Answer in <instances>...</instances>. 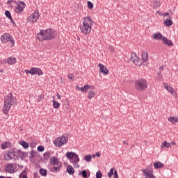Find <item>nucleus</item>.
Returning a JSON list of instances; mask_svg holds the SVG:
<instances>
[{
    "label": "nucleus",
    "instance_id": "obj_60",
    "mask_svg": "<svg viewBox=\"0 0 178 178\" xmlns=\"http://www.w3.org/2000/svg\"><path fill=\"white\" fill-rule=\"evenodd\" d=\"M156 3H157L156 5V8H159V6H161V3L158 2V1H156Z\"/></svg>",
    "mask_w": 178,
    "mask_h": 178
},
{
    "label": "nucleus",
    "instance_id": "obj_54",
    "mask_svg": "<svg viewBox=\"0 0 178 178\" xmlns=\"http://www.w3.org/2000/svg\"><path fill=\"white\" fill-rule=\"evenodd\" d=\"M109 49L111 52H115V47L113 46H110Z\"/></svg>",
    "mask_w": 178,
    "mask_h": 178
},
{
    "label": "nucleus",
    "instance_id": "obj_38",
    "mask_svg": "<svg viewBox=\"0 0 178 178\" xmlns=\"http://www.w3.org/2000/svg\"><path fill=\"white\" fill-rule=\"evenodd\" d=\"M21 155H22V150L18 149V150L15 151V156L14 157L21 159V156H22Z\"/></svg>",
    "mask_w": 178,
    "mask_h": 178
},
{
    "label": "nucleus",
    "instance_id": "obj_15",
    "mask_svg": "<svg viewBox=\"0 0 178 178\" xmlns=\"http://www.w3.org/2000/svg\"><path fill=\"white\" fill-rule=\"evenodd\" d=\"M142 172L145 178H155V175H152V172L149 170H143Z\"/></svg>",
    "mask_w": 178,
    "mask_h": 178
},
{
    "label": "nucleus",
    "instance_id": "obj_52",
    "mask_svg": "<svg viewBox=\"0 0 178 178\" xmlns=\"http://www.w3.org/2000/svg\"><path fill=\"white\" fill-rule=\"evenodd\" d=\"M67 77H68V79L73 80V78L74 77V76L73 75V74H69Z\"/></svg>",
    "mask_w": 178,
    "mask_h": 178
},
{
    "label": "nucleus",
    "instance_id": "obj_25",
    "mask_svg": "<svg viewBox=\"0 0 178 178\" xmlns=\"http://www.w3.org/2000/svg\"><path fill=\"white\" fill-rule=\"evenodd\" d=\"M142 60H143V62L148 61V52L142 51Z\"/></svg>",
    "mask_w": 178,
    "mask_h": 178
},
{
    "label": "nucleus",
    "instance_id": "obj_20",
    "mask_svg": "<svg viewBox=\"0 0 178 178\" xmlns=\"http://www.w3.org/2000/svg\"><path fill=\"white\" fill-rule=\"evenodd\" d=\"M54 144L55 147H62L63 145V143H62V140H60V138H57L54 142Z\"/></svg>",
    "mask_w": 178,
    "mask_h": 178
},
{
    "label": "nucleus",
    "instance_id": "obj_5",
    "mask_svg": "<svg viewBox=\"0 0 178 178\" xmlns=\"http://www.w3.org/2000/svg\"><path fill=\"white\" fill-rule=\"evenodd\" d=\"M1 41L2 44H6V42H10V45L11 48L15 47V39L13 36L10 35V34L6 33L1 36Z\"/></svg>",
    "mask_w": 178,
    "mask_h": 178
},
{
    "label": "nucleus",
    "instance_id": "obj_1",
    "mask_svg": "<svg viewBox=\"0 0 178 178\" xmlns=\"http://www.w3.org/2000/svg\"><path fill=\"white\" fill-rule=\"evenodd\" d=\"M56 38V31L51 28L45 30H40V33L37 34V39L40 41H51Z\"/></svg>",
    "mask_w": 178,
    "mask_h": 178
},
{
    "label": "nucleus",
    "instance_id": "obj_10",
    "mask_svg": "<svg viewBox=\"0 0 178 178\" xmlns=\"http://www.w3.org/2000/svg\"><path fill=\"white\" fill-rule=\"evenodd\" d=\"M24 8H26V3L24 1H19L15 8V10L18 15H20L24 10Z\"/></svg>",
    "mask_w": 178,
    "mask_h": 178
},
{
    "label": "nucleus",
    "instance_id": "obj_56",
    "mask_svg": "<svg viewBox=\"0 0 178 178\" xmlns=\"http://www.w3.org/2000/svg\"><path fill=\"white\" fill-rule=\"evenodd\" d=\"M70 159L72 163H73V161H76V158L74 156H72L71 159Z\"/></svg>",
    "mask_w": 178,
    "mask_h": 178
},
{
    "label": "nucleus",
    "instance_id": "obj_50",
    "mask_svg": "<svg viewBox=\"0 0 178 178\" xmlns=\"http://www.w3.org/2000/svg\"><path fill=\"white\" fill-rule=\"evenodd\" d=\"M53 169H54V171L56 172L60 171V169L59 168V167H54V168H53Z\"/></svg>",
    "mask_w": 178,
    "mask_h": 178
},
{
    "label": "nucleus",
    "instance_id": "obj_31",
    "mask_svg": "<svg viewBox=\"0 0 178 178\" xmlns=\"http://www.w3.org/2000/svg\"><path fill=\"white\" fill-rule=\"evenodd\" d=\"M82 20H83V22H88V23L90 25L92 26V19H91V17L90 16H87V17H84Z\"/></svg>",
    "mask_w": 178,
    "mask_h": 178
},
{
    "label": "nucleus",
    "instance_id": "obj_62",
    "mask_svg": "<svg viewBox=\"0 0 178 178\" xmlns=\"http://www.w3.org/2000/svg\"><path fill=\"white\" fill-rule=\"evenodd\" d=\"M170 144H171V146L172 145H176V142L172 141L171 143H170Z\"/></svg>",
    "mask_w": 178,
    "mask_h": 178
},
{
    "label": "nucleus",
    "instance_id": "obj_16",
    "mask_svg": "<svg viewBox=\"0 0 178 178\" xmlns=\"http://www.w3.org/2000/svg\"><path fill=\"white\" fill-rule=\"evenodd\" d=\"M163 42L164 45H167L168 47H173V42L172 40L168 39V38L164 37L163 38Z\"/></svg>",
    "mask_w": 178,
    "mask_h": 178
},
{
    "label": "nucleus",
    "instance_id": "obj_36",
    "mask_svg": "<svg viewBox=\"0 0 178 178\" xmlns=\"http://www.w3.org/2000/svg\"><path fill=\"white\" fill-rule=\"evenodd\" d=\"M40 174L41 176L45 177L47 176V170L44 168H40L39 170Z\"/></svg>",
    "mask_w": 178,
    "mask_h": 178
},
{
    "label": "nucleus",
    "instance_id": "obj_64",
    "mask_svg": "<svg viewBox=\"0 0 178 178\" xmlns=\"http://www.w3.org/2000/svg\"><path fill=\"white\" fill-rule=\"evenodd\" d=\"M19 178H28L27 175H22Z\"/></svg>",
    "mask_w": 178,
    "mask_h": 178
},
{
    "label": "nucleus",
    "instance_id": "obj_12",
    "mask_svg": "<svg viewBox=\"0 0 178 178\" xmlns=\"http://www.w3.org/2000/svg\"><path fill=\"white\" fill-rule=\"evenodd\" d=\"M98 67H99V73H102V74H104V76H106L108 74L109 70H108V68L105 67V65H104L102 63H99L98 65Z\"/></svg>",
    "mask_w": 178,
    "mask_h": 178
},
{
    "label": "nucleus",
    "instance_id": "obj_37",
    "mask_svg": "<svg viewBox=\"0 0 178 178\" xmlns=\"http://www.w3.org/2000/svg\"><path fill=\"white\" fill-rule=\"evenodd\" d=\"M84 159L86 162H91V159H92V156L91 154H88L84 156Z\"/></svg>",
    "mask_w": 178,
    "mask_h": 178
},
{
    "label": "nucleus",
    "instance_id": "obj_32",
    "mask_svg": "<svg viewBox=\"0 0 178 178\" xmlns=\"http://www.w3.org/2000/svg\"><path fill=\"white\" fill-rule=\"evenodd\" d=\"M4 159L6 161H12L13 158L8 150H6V154H4Z\"/></svg>",
    "mask_w": 178,
    "mask_h": 178
},
{
    "label": "nucleus",
    "instance_id": "obj_41",
    "mask_svg": "<svg viewBox=\"0 0 178 178\" xmlns=\"http://www.w3.org/2000/svg\"><path fill=\"white\" fill-rule=\"evenodd\" d=\"M87 5H88V9H93V8H94V4L92 3V2L88 1L87 2Z\"/></svg>",
    "mask_w": 178,
    "mask_h": 178
},
{
    "label": "nucleus",
    "instance_id": "obj_51",
    "mask_svg": "<svg viewBox=\"0 0 178 178\" xmlns=\"http://www.w3.org/2000/svg\"><path fill=\"white\" fill-rule=\"evenodd\" d=\"M161 70H163V67H159V71L158 72V76H161V74L162 73Z\"/></svg>",
    "mask_w": 178,
    "mask_h": 178
},
{
    "label": "nucleus",
    "instance_id": "obj_14",
    "mask_svg": "<svg viewBox=\"0 0 178 178\" xmlns=\"http://www.w3.org/2000/svg\"><path fill=\"white\" fill-rule=\"evenodd\" d=\"M15 163H8L6 165V172L7 173H15Z\"/></svg>",
    "mask_w": 178,
    "mask_h": 178
},
{
    "label": "nucleus",
    "instance_id": "obj_46",
    "mask_svg": "<svg viewBox=\"0 0 178 178\" xmlns=\"http://www.w3.org/2000/svg\"><path fill=\"white\" fill-rule=\"evenodd\" d=\"M8 152L10 153V155H12L15 157L16 154V151H15V149L8 150Z\"/></svg>",
    "mask_w": 178,
    "mask_h": 178
},
{
    "label": "nucleus",
    "instance_id": "obj_59",
    "mask_svg": "<svg viewBox=\"0 0 178 178\" xmlns=\"http://www.w3.org/2000/svg\"><path fill=\"white\" fill-rule=\"evenodd\" d=\"M95 155L96 156H97V158H99V156H101V154L99 153V152H96Z\"/></svg>",
    "mask_w": 178,
    "mask_h": 178
},
{
    "label": "nucleus",
    "instance_id": "obj_2",
    "mask_svg": "<svg viewBox=\"0 0 178 178\" xmlns=\"http://www.w3.org/2000/svg\"><path fill=\"white\" fill-rule=\"evenodd\" d=\"M15 105V97H13V94L10 92L9 95L4 97V105L3 106V113L5 115H8L9 113V111H10V108Z\"/></svg>",
    "mask_w": 178,
    "mask_h": 178
},
{
    "label": "nucleus",
    "instance_id": "obj_58",
    "mask_svg": "<svg viewBox=\"0 0 178 178\" xmlns=\"http://www.w3.org/2000/svg\"><path fill=\"white\" fill-rule=\"evenodd\" d=\"M12 2H15V1H14V0H8V1H7V4H8V5H10V3H11Z\"/></svg>",
    "mask_w": 178,
    "mask_h": 178
},
{
    "label": "nucleus",
    "instance_id": "obj_9",
    "mask_svg": "<svg viewBox=\"0 0 178 178\" xmlns=\"http://www.w3.org/2000/svg\"><path fill=\"white\" fill-rule=\"evenodd\" d=\"M39 13L40 12L38 11V10H35V12L29 16V22H31L32 23H35V22H37L38 19H40Z\"/></svg>",
    "mask_w": 178,
    "mask_h": 178
},
{
    "label": "nucleus",
    "instance_id": "obj_6",
    "mask_svg": "<svg viewBox=\"0 0 178 178\" xmlns=\"http://www.w3.org/2000/svg\"><path fill=\"white\" fill-rule=\"evenodd\" d=\"M92 27V25L90 24L88 22L83 21V25L80 26V29L83 34L87 35L91 33Z\"/></svg>",
    "mask_w": 178,
    "mask_h": 178
},
{
    "label": "nucleus",
    "instance_id": "obj_28",
    "mask_svg": "<svg viewBox=\"0 0 178 178\" xmlns=\"http://www.w3.org/2000/svg\"><path fill=\"white\" fill-rule=\"evenodd\" d=\"M170 147H171V143H168L166 140L163 142L161 143V149H163V148H170Z\"/></svg>",
    "mask_w": 178,
    "mask_h": 178
},
{
    "label": "nucleus",
    "instance_id": "obj_34",
    "mask_svg": "<svg viewBox=\"0 0 178 178\" xmlns=\"http://www.w3.org/2000/svg\"><path fill=\"white\" fill-rule=\"evenodd\" d=\"M115 170H116V169H115V168H111L110 169V171L107 174L108 177L112 178V177L113 176V175L115 173Z\"/></svg>",
    "mask_w": 178,
    "mask_h": 178
},
{
    "label": "nucleus",
    "instance_id": "obj_61",
    "mask_svg": "<svg viewBox=\"0 0 178 178\" xmlns=\"http://www.w3.org/2000/svg\"><path fill=\"white\" fill-rule=\"evenodd\" d=\"M162 16H169V13H165L162 14Z\"/></svg>",
    "mask_w": 178,
    "mask_h": 178
},
{
    "label": "nucleus",
    "instance_id": "obj_27",
    "mask_svg": "<svg viewBox=\"0 0 178 178\" xmlns=\"http://www.w3.org/2000/svg\"><path fill=\"white\" fill-rule=\"evenodd\" d=\"M164 26H166L167 27H170L173 24V21L170 19H166L163 21Z\"/></svg>",
    "mask_w": 178,
    "mask_h": 178
},
{
    "label": "nucleus",
    "instance_id": "obj_48",
    "mask_svg": "<svg viewBox=\"0 0 178 178\" xmlns=\"http://www.w3.org/2000/svg\"><path fill=\"white\" fill-rule=\"evenodd\" d=\"M30 154H31V158H34V155H35V154H37V152L34 150H31Z\"/></svg>",
    "mask_w": 178,
    "mask_h": 178
},
{
    "label": "nucleus",
    "instance_id": "obj_33",
    "mask_svg": "<svg viewBox=\"0 0 178 178\" xmlns=\"http://www.w3.org/2000/svg\"><path fill=\"white\" fill-rule=\"evenodd\" d=\"M53 108H54V109H59V108L60 107V103L56 102V100H53Z\"/></svg>",
    "mask_w": 178,
    "mask_h": 178
},
{
    "label": "nucleus",
    "instance_id": "obj_53",
    "mask_svg": "<svg viewBox=\"0 0 178 178\" xmlns=\"http://www.w3.org/2000/svg\"><path fill=\"white\" fill-rule=\"evenodd\" d=\"M10 20L13 24V26H15L16 27V22H15V21L13 20V18H10Z\"/></svg>",
    "mask_w": 178,
    "mask_h": 178
},
{
    "label": "nucleus",
    "instance_id": "obj_30",
    "mask_svg": "<svg viewBox=\"0 0 178 178\" xmlns=\"http://www.w3.org/2000/svg\"><path fill=\"white\" fill-rule=\"evenodd\" d=\"M95 97V91L90 90L88 92V99H92V98Z\"/></svg>",
    "mask_w": 178,
    "mask_h": 178
},
{
    "label": "nucleus",
    "instance_id": "obj_29",
    "mask_svg": "<svg viewBox=\"0 0 178 178\" xmlns=\"http://www.w3.org/2000/svg\"><path fill=\"white\" fill-rule=\"evenodd\" d=\"M67 172L68 173V175H74V168H73V167L70 165H67Z\"/></svg>",
    "mask_w": 178,
    "mask_h": 178
},
{
    "label": "nucleus",
    "instance_id": "obj_21",
    "mask_svg": "<svg viewBox=\"0 0 178 178\" xmlns=\"http://www.w3.org/2000/svg\"><path fill=\"white\" fill-rule=\"evenodd\" d=\"M167 91H168V92H170L171 95H173L175 98H177V92L175 91V89L172 86H170L169 88L167 89Z\"/></svg>",
    "mask_w": 178,
    "mask_h": 178
},
{
    "label": "nucleus",
    "instance_id": "obj_13",
    "mask_svg": "<svg viewBox=\"0 0 178 178\" xmlns=\"http://www.w3.org/2000/svg\"><path fill=\"white\" fill-rule=\"evenodd\" d=\"M3 62L5 63H8V65H15V63H16V62H17V58H16V57L10 56V57L7 58L6 59H5L3 60Z\"/></svg>",
    "mask_w": 178,
    "mask_h": 178
},
{
    "label": "nucleus",
    "instance_id": "obj_44",
    "mask_svg": "<svg viewBox=\"0 0 178 178\" xmlns=\"http://www.w3.org/2000/svg\"><path fill=\"white\" fill-rule=\"evenodd\" d=\"M2 149H6L8 148V142L1 144Z\"/></svg>",
    "mask_w": 178,
    "mask_h": 178
},
{
    "label": "nucleus",
    "instance_id": "obj_35",
    "mask_svg": "<svg viewBox=\"0 0 178 178\" xmlns=\"http://www.w3.org/2000/svg\"><path fill=\"white\" fill-rule=\"evenodd\" d=\"M43 158L44 161H48L51 158V152H47L43 154Z\"/></svg>",
    "mask_w": 178,
    "mask_h": 178
},
{
    "label": "nucleus",
    "instance_id": "obj_39",
    "mask_svg": "<svg viewBox=\"0 0 178 178\" xmlns=\"http://www.w3.org/2000/svg\"><path fill=\"white\" fill-rule=\"evenodd\" d=\"M27 155H29L28 152H24L21 151V161H23L24 158H27Z\"/></svg>",
    "mask_w": 178,
    "mask_h": 178
},
{
    "label": "nucleus",
    "instance_id": "obj_17",
    "mask_svg": "<svg viewBox=\"0 0 178 178\" xmlns=\"http://www.w3.org/2000/svg\"><path fill=\"white\" fill-rule=\"evenodd\" d=\"M79 175L82 176V177H83V178H88V177H90V171L87 172V170H83L79 172Z\"/></svg>",
    "mask_w": 178,
    "mask_h": 178
},
{
    "label": "nucleus",
    "instance_id": "obj_47",
    "mask_svg": "<svg viewBox=\"0 0 178 178\" xmlns=\"http://www.w3.org/2000/svg\"><path fill=\"white\" fill-rule=\"evenodd\" d=\"M44 99V95H40L38 97V102H41Z\"/></svg>",
    "mask_w": 178,
    "mask_h": 178
},
{
    "label": "nucleus",
    "instance_id": "obj_24",
    "mask_svg": "<svg viewBox=\"0 0 178 178\" xmlns=\"http://www.w3.org/2000/svg\"><path fill=\"white\" fill-rule=\"evenodd\" d=\"M60 140H61V142L63 143V145H65L67 141H69V138H67V134H63L60 138Z\"/></svg>",
    "mask_w": 178,
    "mask_h": 178
},
{
    "label": "nucleus",
    "instance_id": "obj_45",
    "mask_svg": "<svg viewBox=\"0 0 178 178\" xmlns=\"http://www.w3.org/2000/svg\"><path fill=\"white\" fill-rule=\"evenodd\" d=\"M22 176H27V170H24L19 175V178L22 177Z\"/></svg>",
    "mask_w": 178,
    "mask_h": 178
},
{
    "label": "nucleus",
    "instance_id": "obj_43",
    "mask_svg": "<svg viewBox=\"0 0 178 178\" xmlns=\"http://www.w3.org/2000/svg\"><path fill=\"white\" fill-rule=\"evenodd\" d=\"M96 178H102V172H101V170H98L96 172Z\"/></svg>",
    "mask_w": 178,
    "mask_h": 178
},
{
    "label": "nucleus",
    "instance_id": "obj_23",
    "mask_svg": "<svg viewBox=\"0 0 178 178\" xmlns=\"http://www.w3.org/2000/svg\"><path fill=\"white\" fill-rule=\"evenodd\" d=\"M163 166H165V165L161 163V161H156L154 163V169H161V168H163Z\"/></svg>",
    "mask_w": 178,
    "mask_h": 178
},
{
    "label": "nucleus",
    "instance_id": "obj_49",
    "mask_svg": "<svg viewBox=\"0 0 178 178\" xmlns=\"http://www.w3.org/2000/svg\"><path fill=\"white\" fill-rule=\"evenodd\" d=\"M113 175L114 178H119V175H118V170H115Z\"/></svg>",
    "mask_w": 178,
    "mask_h": 178
},
{
    "label": "nucleus",
    "instance_id": "obj_19",
    "mask_svg": "<svg viewBox=\"0 0 178 178\" xmlns=\"http://www.w3.org/2000/svg\"><path fill=\"white\" fill-rule=\"evenodd\" d=\"M168 122L172 124H176V123H178V118L170 116L168 118Z\"/></svg>",
    "mask_w": 178,
    "mask_h": 178
},
{
    "label": "nucleus",
    "instance_id": "obj_11",
    "mask_svg": "<svg viewBox=\"0 0 178 178\" xmlns=\"http://www.w3.org/2000/svg\"><path fill=\"white\" fill-rule=\"evenodd\" d=\"M129 60L130 62H133V63H134L135 65H139L138 63L141 60L140 59V58H138V56H137V54H136V53H132L131 54Z\"/></svg>",
    "mask_w": 178,
    "mask_h": 178
},
{
    "label": "nucleus",
    "instance_id": "obj_63",
    "mask_svg": "<svg viewBox=\"0 0 178 178\" xmlns=\"http://www.w3.org/2000/svg\"><path fill=\"white\" fill-rule=\"evenodd\" d=\"M163 76L162 75H159V76L158 77V80H159L161 81V80H162Z\"/></svg>",
    "mask_w": 178,
    "mask_h": 178
},
{
    "label": "nucleus",
    "instance_id": "obj_26",
    "mask_svg": "<svg viewBox=\"0 0 178 178\" xmlns=\"http://www.w3.org/2000/svg\"><path fill=\"white\" fill-rule=\"evenodd\" d=\"M19 145H22L24 149H27L29 147H30V145H29V143L26 142L25 140H21L19 142Z\"/></svg>",
    "mask_w": 178,
    "mask_h": 178
},
{
    "label": "nucleus",
    "instance_id": "obj_22",
    "mask_svg": "<svg viewBox=\"0 0 178 178\" xmlns=\"http://www.w3.org/2000/svg\"><path fill=\"white\" fill-rule=\"evenodd\" d=\"M50 163L51 165H59V160L55 156L51 157Z\"/></svg>",
    "mask_w": 178,
    "mask_h": 178
},
{
    "label": "nucleus",
    "instance_id": "obj_7",
    "mask_svg": "<svg viewBox=\"0 0 178 178\" xmlns=\"http://www.w3.org/2000/svg\"><path fill=\"white\" fill-rule=\"evenodd\" d=\"M24 73H26V74H31V76L35 74H38V76H42V74H44V72L40 67H31L30 70H25Z\"/></svg>",
    "mask_w": 178,
    "mask_h": 178
},
{
    "label": "nucleus",
    "instance_id": "obj_40",
    "mask_svg": "<svg viewBox=\"0 0 178 178\" xmlns=\"http://www.w3.org/2000/svg\"><path fill=\"white\" fill-rule=\"evenodd\" d=\"M5 16H6L8 19H10L12 18V14H10V11H9V10H6V11H5Z\"/></svg>",
    "mask_w": 178,
    "mask_h": 178
},
{
    "label": "nucleus",
    "instance_id": "obj_57",
    "mask_svg": "<svg viewBox=\"0 0 178 178\" xmlns=\"http://www.w3.org/2000/svg\"><path fill=\"white\" fill-rule=\"evenodd\" d=\"M56 96H57L58 99H61L62 96L59 93H57Z\"/></svg>",
    "mask_w": 178,
    "mask_h": 178
},
{
    "label": "nucleus",
    "instance_id": "obj_18",
    "mask_svg": "<svg viewBox=\"0 0 178 178\" xmlns=\"http://www.w3.org/2000/svg\"><path fill=\"white\" fill-rule=\"evenodd\" d=\"M153 38L154 40H162L163 41L164 36L161 33H157L153 35Z\"/></svg>",
    "mask_w": 178,
    "mask_h": 178
},
{
    "label": "nucleus",
    "instance_id": "obj_42",
    "mask_svg": "<svg viewBox=\"0 0 178 178\" xmlns=\"http://www.w3.org/2000/svg\"><path fill=\"white\" fill-rule=\"evenodd\" d=\"M37 149H38V152H43V151L45 150V147H44V146H42V145H39Z\"/></svg>",
    "mask_w": 178,
    "mask_h": 178
},
{
    "label": "nucleus",
    "instance_id": "obj_8",
    "mask_svg": "<svg viewBox=\"0 0 178 178\" xmlns=\"http://www.w3.org/2000/svg\"><path fill=\"white\" fill-rule=\"evenodd\" d=\"M94 86L88 84L84 85L83 87H79V86H76V89L81 92H87L88 90H94Z\"/></svg>",
    "mask_w": 178,
    "mask_h": 178
},
{
    "label": "nucleus",
    "instance_id": "obj_55",
    "mask_svg": "<svg viewBox=\"0 0 178 178\" xmlns=\"http://www.w3.org/2000/svg\"><path fill=\"white\" fill-rule=\"evenodd\" d=\"M164 86V88H165V90H168L169 88V87H170V86H168L167 83H163Z\"/></svg>",
    "mask_w": 178,
    "mask_h": 178
},
{
    "label": "nucleus",
    "instance_id": "obj_4",
    "mask_svg": "<svg viewBox=\"0 0 178 178\" xmlns=\"http://www.w3.org/2000/svg\"><path fill=\"white\" fill-rule=\"evenodd\" d=\"M65 156L66 158H67V159H72V158L74 156L75 161H72L74 168H75V169H78V168H80V165H79V162H80V158L79 157V154L73 152H67L65 154Z\"/></svg>",
    "mask_w": 178,
    "mask_h": 178
},
{
    "label": "nucleus",
    "instance_id": "obj_3",
    "mask_svg": "<svg viewBox=\"0 0 178 178\" xmlns=\"http://www.w3.org/2000/svg\"><path fill=\"white\" fill-rule=\"evenodd\" d=\"M134 86L137 91H144L148 88V82L145 78H140L135 81Z\"/></svg>",
    "mask_w": 178,
    "mask_h": 178
}]
</instances>
